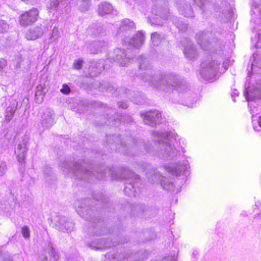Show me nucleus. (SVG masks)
<instances>
[{
	"mask_svg": "<svg viewBox=\"0 0 261 261\" xmlns=\"http://www.w3.org/2000/svg\"><path fill=\"white\" fill-rule=\"evenodd\" d=\"M63 172L67 174H72L75 178L91 181L94 177L99 180L110 177L112 179H130L133 182L126 183L124 192L126 195L135 196L136 192L135 184L140 181L139 176L128 169H115L113 167L106 171L101 164H96V171L89 170L92 167H85L83 164H63Z\"/></svg>",
	"mask_w": 261,
	"mask_h": 261,
	"instance_id": "obj_1",
	"label": "nucleus"
},
{
	"mask_svg": "<svg viewBox=\"0 0 261 261\" xmlns=\"http://www.w3.org/2000/svg\"><path fill=\"white\" fill-rule=\"evenodd\" d=\"M146 175L147 178L154 182H158L161 184L163 188L167 191L178 192L179 191L180 187L175 188L173 182L171 179H168L165 176H162L159 173H157L154 170H151L149 172H146Z\"/></svg>",
	"mask_w": 261,
	"mask_h": 261,
	"instance_id": "obj_2",
	"label": "nucleus"
},
{
	"mask_svg": "<svg viewBox=\"0 0 261 261\" xmlns=\"http://www.w3.org/2000/svg\"><path fill=\"white\" fill-rule=\"evenodd\" d=\"M165 168L168 172L174 176L180 177L185 181L186 180V178L190 175L187 164H168Z\"/></svg>",
	"mask_w": 261,
	"mask_h": 261,
	"instance_id": "obj_3",
	"label": "nucleus"
},
{
	"mask_svg": "<svg viewBox=\"0 0 261 261\" xmlns=\"http://www.w3.org/2000/svg\"><path fill=\"white\" fill-rule=\"evenodd\" d=\"M39 15L38 10L37 8H33L20 15L19 22L23 26L31 25L37 20Z\"/></svg>",
	"mask_w": 261,
	"mask_h": 261,
	"instance_id": "obj_4",
	"label": "nucleus"
},
{
	"mask_svg": "<svg viewBox=\"0 0 261 261\" xmlns=\"http://www.w3.org/2000/svg\"><path fill=\"white\" fill-rule=\"evenodd\" d=\"M56 228L58 230L63 232H70L73 229V223L68 221L64 216H59L56 218Z\"/></svg>",
	"mask_w": 261,
	"mask_h": 261,
	"instance_id": "obj_5",
	"label": "nucleus"
},
{
	"mask_svg": "<svg viewBox=\"0 0 261 261\" xmlns=\"http://www.w3.org/2000/svg\"><path fill=\"white\" fill-rule=\"evenodd\" d=\"M85 243L88 246L94 250L111 247L112 245L110 241H107L104 238L94 239L92 242L85 240Z\"/></svg>",
	"mask_w": 261,
	"mask_h": 261,
	"instance_id": "obj_6",
	"label": "nucleus"
},
{
	"mask_svg": "<svg viewBox=\"0 0 261 261\" xmlns=\"http://www.w3.org/2000/svg\"><path fill=\"white\" fill-rule=\"evenodd\" d=\"M85 232L88 237H95L107 234L109 230L105 227L92 226L86 229Z\"/></svg>",
	"mask_w": 261,
	"mask_h": 261,
	"instance_id": "obj_7",
	"label": "nucleus"
},
{
	"mask_svg": "<svg viewBox=\"0 0 261 261\" xmlns=\"http://www.w3.org/2000/svg\"><path fill=\"white\" fill-rule=\"evenodd\" d=\"M140 252H130L125 255H120L118 261H141L144 259L142 254L140 255Z\"/></svg>",
	"mask_w": 261,
	"mask_h": 261,
	"instance_id": "obj_8",
	"label": "nucleus"
},
{
	"mask_svg": "<svg viewBox=\"0 0 261 261\" xmlns=\"http://www.w3.org/2000/svg\"><path fill=\"white\" fill-rule=\"evenodd\" d=\"M86 200H77L74 203L76 211L79 215L84 219H88L87 206L85 205Z\"/></svg>",
	"mask_w": 261,
	"mask_h": 261,
	"instance_id": "obj_9",
	"label": "nucleus"
},
{
	"mask_svg": "<svg viewBox=\"0 0 261 261\" xmlns=\"http://www.w3.org/2000/svg\"><path fill=\"white\" fill-rule=\"evenodd\" d=\"M142 116L145 120L150 122H155L161 118V113L156 110L147 112Z\"/></svg>",
	"mask_w": 261,
	"mask_h": 261,
	"instance_id": "obj_10",
	"label": "nucleus"
},
{
	"mask_svg": "<svg viewBox=\"0 0 261 261\" xmlns=\"http://www.w3.org/2000/svg\"><path fill=\"white\" fill-rule=\"evenodd\" d=\"M42 31L40 28H35L30 29L25 34L28 40H34L37 39L41 34Z\"/></svg>",
	"mask_w": 261,
	"mask_h": 261,
	"instance_id": "obj_11",
	"label": "nucleus"
},
{
	"mask_svg": "<svg viewBox=\"0 0 261 261\" xmlns=\"http://www.w3.org/2000/svg\"><path fill=\"white\" fill-rule=\"evenodd\" d=\"M99 12L101 15L108 14L113 11L112 6L108 3H103L99 6Z\"/></svg>",
	"mask_w": 261,
	"mask_h": 261,
	"instance_id": "obj_12",
	"label": "nucleus"
},
{
	"mask_svg": "<svg viewBox=\"0 0 261 261\" xmlns=\"http://www.w3.org/2000/svg\"><path fill=\"white\" fill-rule=\"evenodd\" d=\"M17 109V105L12 103L10 105L6 110V117L7 119H11L14 115Z\"/></svg>",
	"mask_w": 261,
	"mask_h": 261,
	"instance_id": "obj_13",
	"label": "nucleus"
},
{
	"mask_svg": "<svg viewBox=\"0 0 261 261\" xmlns=\"http://www.w3.org/2000/svg\"><path fill=\"white\" fill-rule=\"evenodd\" d=\"M50 251L49 246L47 250H44L40 252L39 254V258L41 261H49L50 259Z\"/></svg>",
	"mask_w": 261,
	"mask_h": 261,
	"instance_id": "obj_14",
	"label": "nucleus"
},
{
	"mask_svg": "<svg viewBox=\"0 0 261 261\" xmlns=\"http://www.w3.org/2000/svg\"><path fill=\"white\" fill-rule=\"evenodd\" d=\"M59 5L58 0H48L46 3V7L49 10H54L57 9Z\"/></svg>",
	"mask_w": 261,
	"mask_h": 261,
	"instance_id": "obj_15",
	"label": "nucleus"
},
{
	"mask_svg": "<svg viewBox=\"0 0 261 261\" xmlns=\"http://www.w3.org/2000/svg\"><path fill=\"white\" fill-rule=\"evenodd\" d=\"M9 25L6 21L0 19V33L4 34L8 32Z\"/></svg>",
	"mask_w": 261,
	"mask_h": 261,
	"instance_id": "obj_16",
	"label": "nucleus"
},
{
	"mask_svg": "<svg viewBox=\"0 0 261 261\" xmlns=\"http://www.w3.org/2000/svg\"><path fill=\"white\" fill-rule=\"evenodd\" d=\"M49 251H50V257H53L55 260H58L59 258V255L58 253L55 250L54 248L51 245H49Z\"/></svg>",
	"mask_w": 261,
	"mask_h": 261,
	"instance_id": "obj_17",
	"label": "nucleus"
},
{
	"mask_svg": "<svg viewBox=\"0 0 261 261\" xmlns=\"http://www.w3.org/2000/svg\"><path fill=\"white\" fill-rule=\"evenodd\" d=\"M44 177L46 181H49L48 177H51L53 176V173L50 168L46 167L44 171Z\"/></svg>",
	"mask_w": 261,
	"mask_h": 261,
	"instance_id": "obj_18",
	"label": "nucleus"
},
{
	"mask_svg": "<svg viewBox=\"0 0 261 261\" xmlns=\"http://www.w3.org/2000/svg\"><path fill=\"white\" fill-rule=\"evenodd\" d=\"M21 233L25 239H28L30 237V231L27 226H23L21 229Z\"/></svg>",
	"mask_w": 261,
	"mask_h": 261,
	"instance_id": "obj_19",
	"label": "nucleus"
},
{
	"mask_svg": "<svg viewBox=\"0 0 261 261\" xmlns=\"http://www.w3.org/2000/svg\"><path fill=\"white\" fill-rule=\"evenodd\" d=\"M83 61L82 60H76L73 64V68L76 70H80L83 66Z\"/></svg>",
	"mask_w": 261,
	"mask_h": 261,
	"instance_id": "obj_20",
	"label": "nucleus"
},
{
	"mask_svg": "<svg viewBox=\"0 0 261 261\" xmlns=\"http://www.w3.org/2000/svg\"><path fill=\"white\" fill-rule=\"evenodd\" d=\"M93 198L95 200L98 201H101L102 203L105 202V201H106V197L103 195H102V194H100L99 193L95 194V195L93 196Z\"/></svg>",
	"mask_w": 261,
	"mask_h": 261,
	"instance_id": "obj_21",
	"label": "nucleus"
},
{
	"mask_svg": "<svg viewBox=\"0 0 261 261\" xmlns=\"http://www.w3.org/2000/svg\"><path fill=\"white\" fill-rule=\"evenodd\" d=\"M60 91L64 94H68L70 92L71 90L69 87L65 84L62 86V88L60 89Z\"/></svg>",
	"mask_w": 261,
	"mask_h": 261,
	"instance_id": "obj_22",
	"label": "nucleus"
},
{
	"mask_svg": "<svg viewBox=\"0 0 261 261\" xmlns=\"http://www.w3.org/2000/svg\"><path fill=\"white\" fill-rule=\"evenodd\" d=\"M7 167L6 164H0V176H3L6 172Z\"/></svg>",
	"mask_w": 261,
	"mask_h": 261,
	"instance_id": "obj_23",
	"label": "nucleus"
},
{
	"mask_svg": "<svg viewBox=\"0 0 261 261\" xmlns=\"http://www.w3.org/2000/svg\"><path fill=\"white\" fill-rule=\"evenodd\" d=\"M7 65V61L4 60L0 59V71H1Z\"/></svg>",
	"mask_w": 261,
	"mask_h": 261,
	"instance_id": "obj_24",
	"label": "nucleus"
},
{
	"mask_svg": "<svg viewBox=\"0 0 261 261\" xmlns=\"http://www.w3.org/2000/svg\"><path fill=\"white\" fill-rule=\"evenodd\" d=\"M22 2L24 3L26 5H35L37 0H21Z\"/></svg>",
	"mask_w": 261,
	"mask_h": 261,
	"instance_id": "obj_25",
	"label": "nucleus"
},
{
	"mask_svg": "<svg viewBox=\"0 0 261 261\" xmlns=\"http://www.w3.org/2000/svg\"><path fill=\"white\" fill-rule=\"evenodd\" d=\"M37 90L36 93V95L39 93V91H43L45 89V85L40 84L37 86Z\"/></svg>",
	"mask_w": 261,
	"mask_h": 261,
	"instance_id": "obj_26",
	"label": "nucleus"
},
{
	"mask_svg": "<svg viewBox=\"0 0 261 261\" xmlns=\"http://www.w3.org/2000/svg\"><path fill=\"white\" fill-rule=\"evenodd\" d=\"M86 201H85V205H86L87 206V208H88V211H89L90 210V207H89V206H90V205H88L87 204V203H89V200L87 199H85ZM88 212L89 213V211H88Z\"/></svg>",
	"mask_w": 261,
	"mask_h": 261,
	"instance_id": "obj_27",
	"label": "nucleus"
},
{
	"mask_svg": "<svg viewBox=\"0 0 261 261\" xmlns=\"http://www.w3.org/2000/svg\"><path fill=\"white\" fill-rule=\"evenodd\" d=\"M258 124L261 127V116L258 117Z\"/></svg>",
	"mask_w": 261,
	"mask_h": 261,
	"instance_id": "obj_28",
	"label": "nucleus"
},
{
	"mask_svg": "<svg viewBox=\"0 0 261 261\" xmlns=\"http://www.w3.org/2000/svg\"><path fill=\"white\" fill-rule=\"evenodd\" d=\"M171 261H176V259L175 258V257H172L171 258Z\"/></svg>",
	"mask_w": 261,
	"mask_h": 261,
	"instance_id": "obj_29",
	"label": "nucleus"
},
{
	"mask_svg": "<svg viewBox=\"0 0 261 261\" xmlns=\"http://www.w3.org/2000/svg\"><path fill=\"white\" fill-rule=\"evenodd\" d=\"M5 261H13V260L10 257H9L8 260H6Z\"/></svg>",
	"mask_w": 261,
	"mask_h": 261,
	"instance_id": "obj_30",
	"label": "nucleus"
},
{
	"mask_svg": "<svg viewBox=\"0 0 261 261\" xmlns=\"http://www.w3.org/2000/svg\"><path fill=\"white\" fill-rule=\"evenodd\" d=\"M117 258V256H116H116L114 257V259H115V258Z\"/></svg>",
	"mask_w": 261,
	"mask_h": 261,
	"instance_id": "obj_31",
	"label": "nucleus"
},
{
	"mask_svg": "<svg viewBox=\"0 0 261 261\" xmlns=\"http://www.w3.org/2000/svg\"><path fill=\"white\" fill-rule=\"evenodd\" d=\"M164 261H166V260H164Z\"/></svg>",
	"mask_w": 261,
	"mask_h": 261,
	"instance_id": "obj_32",
	"label": "nucleus"
}]
</instances>
